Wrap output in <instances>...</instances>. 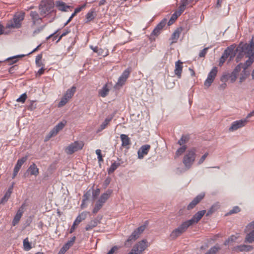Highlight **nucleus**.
Wrapping results in <instances>:
<instances>
[{
  "mask_svg": "<svg viewBox=\"0 0 254 254\" xmlns=\"http://www.w3.org/2000/svg\"><path fill=\"white\" fill-rule=\"evenodd\" d=\"M247 57L249 58V59L246 61L244 64H243V69H247L248 67L250 66L254 62V56H249Z\"/></svg>",
  "mask_w": 254,
  "mask_h": 254,
  "instance_id": "nucleus-39",
  "label": "nucleus"
},
{
  "mask_svg": "<svg viewBox=\"0 0 254 254\" xmlns=\"http://www.w3.org/2000/svg\"><path fill=\"white\" fill-rule=\"evenodd\" d=\"M24 56V55H18L17 56H14V57H12L11 58H7L6 61L9 63V64H12L15 63L17 62V59L18 58L22 57Z\"/></svg>",
  "mask_w": 254,
  "mask_h": 254,
  "instance_id": "nucleus-47",
  "label": "nucleus"
},
{
  "mask_svg": "<svg viewBox=\"0 0 254 254\" xmlns=\"http://www.w3.org/2000/svg\"><path fill=\"white\" fill-rule=\"evenodd\" d=\"M23 205H22L21 207L17 211L16 214L14 216V217L12 220V224L13 226H14L18 223V222L23 213Z\"/></svg>",
  "mask_w": 254,
  "mask_h": 254,
  "instance_id": "nucleus-23",
  "label": "nucleus"
},
{
  "mask_svg": "<svg viewBox=\"0 0 254 254\" xmlns=\"http://www.w3.org/2000/svg\"><path fill=\"white\" fill-rule=\"evenodd\" d=\"M204 194L200 193L197 195L192 201L188 205L187 209L190 210L193 208L204 197Z\"/></svg>",
  "mask_w": 254,
  "mask_h": 254,
  "instance_id": "nucleus-19",
  "label": "nucleus"
},
{
  "mask_svg": "<svg viewBox=\"0 0 254 254\" xmlns=\"http://www.w3.org/2000/svg\"><path fill=\"white\" fill-rule=\"evenodd\" d=\"M190 136L188 135H183L178 140L177 143L180 146L186 145V144L189 141Z\"/></svg>",
  "mask_w": 254,
  "mask_h": 254,
  "instance_id": "nucleus-36",
  "label": "nucleus"
},
{
  "mask_svg": "<svg viewBox=\"0 0 254 254\" xmlns=\"http://www.w3.org/2000/svg\"><path fill=\"white\" fill-rule=\"evenodd\" d=\"M84 143L82 141H76L70 143L65 149V152L68 154H72L75 152L82 149Z\"/></svg>",
  "mask_w": 254,
  "mask_h": 254,
  "instance_id": "nucleus-4",
  "label": "nucleus"
},
{
  "mask_svg": "<svg viewBox=\"0 0 254 254\" xmlns=\"http://www.w3.org/2000/svg\"><path fill=\"white\" fill-rule=\"evenodd\" d=\"M130 73V70L129 68L125 70L122 75L119 78L116 85L121 86L124 85L127 78L129 76Z\"/></svg>",
  "mask_w": 254,
  "mask_h": 254,
  "instance_id": "nucleus-17",
  "label": "nucleus"
},
{
  "mask_svg": "<svg viewBox=\"0 0 254 254\" xmlns=\"http://www.w3.org/2000/svg\"><path fill=\"white\" fill-rule=\"evenodd\" d=\"M30 16L32 22V26L40 24L42 21V17H40L39 14L37 11H31L30 12Z\"/></svg>",
  "mask_w": 254,
  "mask_h": 254,
  "instance_id": "nucleus-15",
  "label": "nucleus"
},
{
  "mask_svg": "<svg viewBox=\"0 0 254 254\" xmlns=\"http://www.w3.org/2000/svg\"><path fill=\"white\" fill-rule=\"evenodd\" d=\"M75 237L73 236L71 239L67 241L61 249L58 254H64V253L71 247L75 240Z\"/></svg>",
  "mask_w": 254,
  "mask_h": 254,
  "instance_id": "nucleus-18",
  "label": "nucleus"
},
{
  "mask_svg": "<svg viewBox=\"0 0 254 254\" xmlns=\"http://www.w3.org/2000/svg\"><path fill=\"white\" fill-rule=\"evenodd\" d=\"M53 5L47 1H42L39 5L40 15L45 16L53 10Z\"/></svg>",
  "mask_w": 254,
  "mask_h": 254,
  "instance_id": "nucleus-6",
  "label": "nucleus"
},
{
  "mask_svg": "<svg viewBox=\"0 0 254 254\" xmlns=\"http://www.w3.org/2000/svg\"><path fill=\"white\" fill-rule=\"evenodd\" d=\"M13 185H12L7 190L5 193L4 196L1 199L0 203H4L7 201L8 199L9 198L13 190Z\"/></svg>",
  "mask_w": 254,
  "mask_h": 254,
  "instance_id": "nucleus-25",
  "label": "nucleus"
},
{
  "mask_svg": "<svg viewBox=\"0 0 254 254\" xmlns=\"http://www.w3.org/2000/svg\"><path fill=\"white\" fill-rule=\"evenodd\" d=\"M182 64L183 62H182L180 60H178L175 63V69L174 70V73L179 78L181 77V74L183 70Z\"/></svg>",
  "mask_w": 254,
  "mask_h": 254,
  "instance_id": "nucleus-22",
  "label": "nucleus"
},
{
  "mask_svg": "<svg viewBox=\"0 0 254 254\" xmlns=\"http://www.w3.org/2000/svg\"><path fill=\"white\" fill-rule=\"evenodd\" d=\"M56 6L59 10L62 11H67V9L70 7V6L66 5L65 3L62 1H56Z\"/></svg>",
  "mask_w": 254,
  "mask_h": 254,
  "instance_id": "nucleus-27",
  "label": "nucleus"
},
{
  "mask_svg": "<svg viewBox=\"0 0 254 254\" xmlns=\"http://www.w3.org/2000/svg\"><path fill=\"white\" fill-rule=\"evenodd\" d=\"M226 59H226L225 57L222 56L220 59L219 65L220 66H222L225 62V61L226 60Z\"/></svg>",
  "mask_w": 254,
  "mask_h": 254,
  "instance_id": "nucleus-63",
  "label": "nucleus"
},
{
  "mask_svg": "<svg viewBox=\"0 0 254 254\" xmlns=\"http://www.w3.org/2000/svg\"><path fill=\"white\" fill-rule=\"evenodd\" d=\"M109 89L108 88L107 84H105L103 87L99 90V95L102 97H105L109 93Z\"/></svg>",
  "mask_w": 254,
  "mask_h": 254,
  "instance_id": "nucleus-33",
  "label": "nucleus"
},
{
  "mask_svg": "<svg viewBox=\"0 0 254 254\" xmlns=\"http://www.w3.org/2000/svg\"><path fill=\"white\" fill-rule=\"evenodd\" d=\"M167 19H163L154 28L151 33V35L157 36L160 33L161 30L165 26Z\"/></svg>",
  "mask_w": 254,
  "mask_h": 254,
  "instance_id": "nucleus-20",
  "label": "nucleus"
},
{
  "mask_svg": "<svg viewBox=\"0 0 254 254\" xmlns=\"http://www.w3.org/2000/svg\"><path fill=\"white\" fill-rule=\"evenodd\" d=\"M66 124V121L64 120L58 123L49 133L46 138V140L49 139L51 137L56 135L58 133L62 130Z\"/></svg>",
  "mask_w": 254,
  "mask_h": 254,
  "instance_id": "nucleus-7",
  "label": "nucleus"
},
{
  "mask_svg": "<svg viewBox=\"0 0 254 254\" xmlns=\"http://www.w3.org/2000/svg\"><path fill=\"white\" fill-rule=\"evenodd\" d=\"M27 98V95L26 93L22 94L18 98L16 99V101L18 102H21L23 103Z\"/></svg>",
  "mask_w": 254,
  "mask_h": 254,
  "instance_id": "nucleus-54",
  "label": "nucleus"
},
{
  "mask_svg": "<svg viewBox=\"0 0 254 254\" xmlns=\"http://www.w3.org/2000/svg\"><path fill=\"white\" fill-rule=\"evenodd\" d=\"M208 155V152H206L205 153H204V154L203 155L201 156V157L198 160V161L197 162V165H199L201 164L202 163H203V162L204 161V160H205V159L206 158V157H207Z\"/></svg>",
  "mask_w": 254,
  "mask_h": 254,
  "instance_id": "nucleus-55",
  "label": "nucleus"
},
{
  "mask_svg": "<svg viewBox=\"0 0 254 254\" xmlns=\"http://www.w3.org/2000/svg\"><path fill=\"white\" fill-rule=\"evenodd\" d=\"M150 148V146L148 144L142 145L138 150V157L139 159H142L145 155H146Z\"/></svg>",
  "mask_w": 254,
  "mask_h": 254,
  "instance_id": "nucleus-21",
  "label": "nucleus"
},
{
  "mask_svg": "<svg viewBox=\"0 0 254 254\" xmlns=\"http://www.w3.org/2000/svg\"><path fill=\"white\" fill-rule=\"evenodd\" d=\"M42 58V54H39L37 55L36 57V64L38 67H44L43 64L41 62V60Z\"/></svg>",
  "mask_w": 254,
  "mask_h": 254,
  "instance_id": "nucleus-49",
  "label": "nucleus"
},
{
  "mask_svg": "<svg viewBox=\"0 0 254 254\" xmlns=\"http://www.w3.org/2000/svg\"><path fill=\"white\" fill-rule=\"evenodd\" d=\"M25 17V13L22 11L16 13L13 18L9 20L6 25V28L8 29H18L21 27L22 21Z\"/></svg>",
  "mask_w": 254,
  "mask_h": 254,
  "instance_id": "nucleus-1",
  "label": "nucleus"
},
{
  "mask_svg": "<svg viewBox=\"0 0 254 254\" xmlns=\"http://www.w3.org/2000/svg\"><path fill=\"white\" fill-rule=\"evenodd\" d=\"M189 226L185 221L183 222L178 228L175 229L170 234V237L172 239H176L186 232Z\"/></svg>",
  "mask_w": 254,
  "mask_h": 254,
  "instance_id": "nucleus-5",
  "label": "nucleus"
},
{
  "mask_svg": "<svg viewBox=\"0 0 254 254\" xmlns=\"http://www.w3.org/2000/svg\"><path fill=\"white\" fill-rule=\"evenodd\" d=\"M75 91L76 87L75 86H72L71 88L68 89L66 91V93L64 94V96L70 100L74 94Z\"/></svg>",
  "mask_w": 254,
  "mask_h": 254,
  "instance_id": "nucleus-37",
  "label": "nucleus"
},
{
  "mask_svg": "<svg viewBox=\"0 0 254 254\" xmlns=\"http://www.w3.org/2000/svg\"><path fill=\"white\" fill-rule=\"evenodd\" d=\"M238 237L235 235H231L227 240H226L224 243L225 246L228 245L230 243L236 241Z\"/></svg>",
  "mask_w": 254,
  "mask_h": 254,
  "instance_id": "nucleus-50",
  "label": "nucleus"
},
{
  "mask_svg": "<svg viewBox=\"0 0 254 254\" xmlns=\"http://www.w3.org/2000/svg\"><path fill=\"white\" fill-rule=\"evenodd\" d=\"M120 166V163L114 162L112 163L108 169V173L111 174L115 171V170Z\"/></svg>",
  "mask_w": 254,
  "mask_h": 254,
  "instance_id": "nucleus-48",
  "label": "nucleus"
},
{
  "mask_svg": "<svg viewBox=\"0 0 254 254\" xmlns=\"http://www.w3.org/2000/svg\"><path fill=\"white\" fill-rule=\"evenodd\" d=\"M235 48L236 45H232L227 47L224 51L222 56L225 57L226 59H227L229 56H230V60L232 59L236 55V52L235 51Z\"/></svg>",
  "mask_w": 254,
  "mask_h": 254,
  "instance_id": "nucleus-16",
  "label": "nucleus"
},
{
  "mask_svg": "<svg viewBox=\"0 0 254 254\" xmlns=\"http://www.w3.org/2000/svg\"><path fill=\"white\" fill-rule=\"evenodd\" d=\"M104 205L103 204L101 203L99 201L97 200L96 202L95 207L93 209L92 212L94 214L97 213L99 210L102 207V206Z\"/></svg>",
  "mask_w": 254,
  "mask_h": 254,
  "instance_id": "nucleus-46",
  "label": "nucleus"
},
{
  "mask_svg": "<svg viewBox=\"0 0 254 254\" xmlns=\"http://www.w3.org/2000/svg\"><path fill=\"white\" fill-rule=\"evenodd\" d=\"M90 48L93 51V52L97 53L98 55L105 57L108 55L107 52H106V53L104 54V50L101 48H99L98 47H93L92 46H90Z\"/></svg>",
  "mask_w": 254,
  "mask_h": 254,
  "instance_id": "nucleus-38",
  "label": "nucleus"
},
{
  "mask_svg": "<svg viewBox=\"0 0 254 254\" xmlns=\"http://www.w3.org/2000/svg\"><path fill=\"white\" fill-rule=\"evenodd\" d=\"M240 211V208L238 206H234L231 210H230L227 214L231 215L234 213H237Z\"/></svg>",
  "mask_w": 254,
  "mask_h": 254,
  "instance_id": "nucleus-53",
  "label": "nucleus"
},
{
  "mask_svg": "<svg viewBox=\"0 0 254 254\" xmlns=\"http://www.w3.org/2000/svg\"><path fill=\"white\" fill-rule=\"evenodd\" d=\"M112 117L106 118L102 124L100 125V128L98 129L99 131H100L106 128L110 122L112 120Z\"/></svg>",
  "mask_w": 254,
  "mask_h": 254,
  "instance_id": "nucleus-44",
  "label": "nucleus"
},
{
  "mask_svg": "<svg viewBox=\"0 0 254 254\" xmlns=\"http://www.w3.org/2000/svg\"><path fill=\"white\" fill-rule=\"evenodd\" d=\"M205 213L206 211L205 210L199 211L195 213L190 219L187 220L185 222L190 227L194 224L197 223L202 218Z\"/></svg>",
  "mask_w": 254,
  "mask_h": 254,
  "instance_id": "nucleus-9",
  "label": "nucleus"
},
{
  "mask_svg": "<svg viewBox=\"0 0 254 254\" xmlns=\"http://www.w3.org/2000/svg\"><path fill=\"white\" fill-rule=\"evenodd\" d=\"M69 100L68 98L64 95L58 104V107H62L64 106L69 101Z\"/></svg>",
  "mask_w": 254,
  "mask_h": 254,
  "instance_id": "nucleus-52",
  "label": "nucleus"
},
{
  "mask_svg": "<svg viewBox=\"0 0 254 254\" xmlns=\"http://www.w3.org/2000/svg\"><path fill=\"white\" fill-rule=\"evenodd\" d=\"M177 16L176 14H173L168 21V25H170L172 24L174 21L177 19Z\"/></svg>",
  "mask_w": 254,
  "mask_h": 254,
  "instance_id": "nucleus-57",
  "label": "nucleus"
},
{
  "mask_svg": "<svg viewBox=\"0 0 254 254\" xmlns=\"http://www.w3.org/2000/svg\"><path fill=\"white\" fill-rule=\"evenodd\" d=\"M220 207L219 204L218 203H216L212 205V206L209 208L208 210L206 216H209L211 215L213 213L215 212Z\"/></svg>",
  "mask_w": 254,
  "mask_h": 254,
  "instance_id": "nucleus-41",
  "label": "nucleus"
},
{
  "mask_svg": "<svg viewBox=\"0 0 254 254\" xmlns=\"http://www.w3.org/2000/svg\"><path fill=\"white\" fill-rule=\"evenodd\" d=\"M248 121L247 119H244L236 121L233 122L231 127L229 128L230 131H233L241 128L247 124Z\"/></svg>",
  "mask_w": 254,
  "mask_h": 254,
  "instance_id": "nucleus-12",
  "label": "nucleus"
},
{
  "mask_svg": "<svg viewBox=\"0 0 254 254\" xmlns=\"http://www.w3.org/2000/svg\"><path fill=\"white\" fill-rule=\"evenodd\" d=\"M100 190L99 189H96L92 191V198L93 199H96L97 196L99 195Z\"/></svg>",
  "mask_w": 254,
  "mask_h": 254,
  "instance_id": "nucleus-56",
  "label": "nucleus"
},
{
  "mask_svg": "<svg viewBox=\"0 0 254 254\" xmlns=\"http://www.w3.org/2000/svg\"><path fill=\"white\" fill-rule=\"evenodd\" d=\"M250 72L248 69H243L239 77V83H242L249 76Z\"/></svg>",
  "mask_w": 254,
  "mask_h": 254,
  "instance_id": "nucleus-29",
  "label": "nucleus"
},
{
  "mask_svg": "<svg viewBox=\"0 0 254 254\" xmlns=\"http://www.w3.org/2000/svg\"><path fill=\"white\" fill-rule=\"evenodd\" d=\"M220 246L216 244L213 247H212L205 254H216L220 250Z\"/></svg>",
  "mask_w": 254,
  "mask_h": 254,
  "instance_id": "nucleus-40",
  "label": "nucleus"
},
{
  "mask_svg": "<svg viewBox=\"0 0 254 254\" xmlns=\"http://www.w3.org/2000/svg\"><path fill=\"white\" fill-rule=\"evenodd\" d=\"M217 73V67H213L211 70L208 73L207 77L204 82V85L205 87L208 88L210 86L216 76Z\"/></svg>",
  "mask_w": 254,
  "mask_h": 254,
  "instance_id": "nucleus-11",
  "label": "nucleus"
},
{
  "mask_svg": "<svg viewBox=\"0 0 254 254\" xmlns=\"http://www.w3.org/2000/svg\"><path fill=\"white\" fill-rule=\"evenodd\" d=\"M187 148L186 145L181 146V147L177 150L176 156H179L182 155L186 151Z\"/></svg>",
  "mask_w": 254,
  "mask_h": 254,
  "instance_id": "nucleus-45",
  "label": "nucleus"
},
{
  "mask_svg": "<svg viewBox=\"0 0 254 254\" xmlns=\"http://www.w3.org/2000/svg\"><path fill=\"white\" fill-rule=\"evenodd\" d=\"M88 213V212L85 211L82 212L80 214H79L74 220L73 222L74 225H77L82 221L85 220L87 217Z\"/></svg>",
  "mask_w": 254,
  "mask_h": 254,
  "instance_id": "nucleus-28",
  "label": "nucleus"
},
{
  "mask_svg": "<svg viewBox=\"0 0 254 254\" xmlns=\"http://www.w3.org/2000/svg\"><path fill=\"white\" fill-rule=\"evenodd\" d=\"M100 223V221L98 220L97 218L91 220L85 227V230L86 231H89L92 229L93 228L95 227L99 223Z\"/></svg>",
  "mask_w": 254,
  "mask_h": 254,
  "instance_id": "nucleus-30",
  "label": "nucleus"
},
{
  "mask_svg": "<svg viewBox=\"0 0 254 254\" xmlns=\"http://www.w3.org/2000/svg\"><path fill=\"white\" fill-rule=\"evenodd\" d=\"M147 247V241L146 240H142L134 245L131 250L135 254H141Z\"/></svg>",
  "mask_w": 254,
  "mask_h": 254,
  "instance_id": "nucleus-8",
  "label": "nucleus"
},
{
  "mask_svg": "<svg viewBox=\"0 0 254 254\" xmlns=\"http://www.w3.org/2000/svg\"><path fill=\"white\" fill-rule=\"evenodd\" d=\"M247 229H254V221H252L247 225Z\"/></svg>",
  "mask_w": 254,
  "mask_h": 254,
  "instance_id": "nucleus-64",
  "label": "nucleus"
},
{
  "mask_svg": "<svg viewBox=\"0 0 254 254\" xmlns=\"http://www.w3.org/2000/svg\"><path fill=\"white\" fill-rule=\"evenodd\" d=\"M148 224V221H146L143 225L135 229L128 237L127 240L126 241L125 244L127 245L130 242L135 241L139 237L140 235L144 231Z\"/></svg>",
  "mask_w": 254,
  "mask_h": 254,
  "instance_id": "nucleus-3",
  "label": "nucleus"
},
{
  "mask_svg": "<svg viewBox=\"0 0 254 254\" xmlns=\"http://www.w3.org/2000/svg\"><path fill=\"white\" fill-rule=\"evenodd\" d=\"M254 242V230L248 233L245 239V242L253 243Z\"/></svg>",
  "mask_w": 254,
  "mask_h": 254,
  "instance_id": "nucleus-32",
  "label": "nucleus"
},
{
  "mask_svg": "<svg viewBox=\"0 0 254 254\" xmlns=\"http://www.w3.org/2000/svg\"><path fill=\"white\" fill-rule=\"evenodd\" d=\"M120 138L122 140V145L123 146H126L130 144V139L127 135L122 134L120 135Z\"/></svg>",
  "mask_w": 254,
  "mask_h": 254,
  "instance_id": "nucleus-35",
  "label": "nucleus"
},
{
  "mask_svg": "<svg viewBox=\"0 0 254 254\" xmlns=\"http://www.w3.org/2000/svg\"><path fill=\"white\" fill-rule=\"evenodd\" d=\"M254 248L252 246L247 245H241L233 247L232 251L234 252H250L253 250Z\"/></svg>",
  "mask_w": 254,
  "mask_h": 254,
  "instance_id": "nucleus-14",
  "label": "nucleus"
},
{
  "mask_svg": "<svg viewBox=\"0 0 254 254\" xmlns=\"http://www.w3.org/2000/svg\"><path fill=\"white\" fill-rule=\"evenodd\" d=\"M181 30L179 29L176 30L172 34L171 36L172 43H175L177 42L179 38Z\"/></svg>",
  "mask_w": 254,
  "mask_h": 254,
  "instance_id": "nucleus-42",
  "label": "nucleus"
},
{
  "mask_svg": "<svg viewBox=\"0 0 254 254\" xmlns=\"http://www.w3.org/2000/svg\"><path fill=\"white\" fill-rule=\"evenodd\" d=\"M243 64L240 63L238 64L229 75V78L232 83H234L237 79L239 72L241 71L242 68Z\"/></svg>",
  "mask_w": 254,
  "mask_h": 254,
  "instance_id": "nucleus-13",
  "label": "nucleus"
},
{
  "mask_svg": "<svg viewBox=\"0 0 254 254\" xmlns=\"http://www.w3.org/2000/svg\"><path fill=\"white\" fill-rule=\"evenodd\" d=\"M23 247L25 251H29L31 249V246L29 243L28 238H26L23 240Z\"/></svg>",
  "mask_w": 254,
  "mask_h": 254,
  "instance_id": "nucleus-51",
  "label": "nucleus"
},
{
  "mask_svg": "<svg viewBox=\"0 0 254 254\" xmlns=\"http://www.w3.org/2000/svg\"><path fill=\"white\" fill-rule=\"evenodd\" d=\"M86 6V3H84L83 5L76 7L74 12L76 14L77 13L79 12L80 11H81L83 9H84Z\"/></svg>",
  "mask_w": 254,
  "mask_h": 254,
  "instance_id": "nucleus-58",
  "label": "nucleus"
},
{
  "mask_svg": "<svg viewBox=\"0 0 254 254\" xmlns=\"http://www.w3.org/2000/svg\"><path fill=\"white\" fill-rule=\"evenodd\" d=\"M112 192V190H108L101 195L98 201L101 202V203L104 204L106 202V201L109 199Z\"/></svg>",
  "mask_w": 254,
  "mask_h": 254,
  "instance_id": "nucleus-24",
  "label": "nucleus"
},
{
  "mask_svg": "<svg viewBox=\"0 0 254 254\" xmlns=\"http://www.w3.org/2000/svg\"><path fill=\"white\" fill-rule=\"evenodd\" d=\"M27 156L23 157L21 159H18L14 168V170H16L17 171H19L22 165L27 160Z\"/></svg>",
  "mask_w": 254,
  "mask_h": 254,
  "instance_id": "nucleus-31",
  "label": "nucleus"
},
{
  "mask_svg": "<svg viewBox=\"0 0 254 254\" xmlns=\"http://www.w3.org/2000/svg\"><path fill=\"white\" fill-rule=\"evenodd\" d=\"M196 149L191 148L185 153L183 159V163L187 169H190L193 165L196 158Z\"/></svg>",
  "mask_w": 254,
  "mask_h": 254,
  "instance_id": "nucleus-2",
  "label": "nucleus"
},
{
  "mask_svg": "<svg viewBox=\"0 0 254 254\" xmlns=\"http://www.w3.org/2000/svg\"><path fill=\"white\" fill-rule=\"evenodd\" d=\"M96 153L97 155L98 159L99 161H103L102 156L101 154V151L100 149H97L96 150Z\"/></svg>",
  "mask_w": 254,
  "mask_h": 254,
  "instance_id": "nucleus-60",
  "label": "nucleus"
},
{
  "mask_svg": "<svg viewBox=\"0 0 254 254\" xmlns=\"http://www.w3.org/2000/svg\"><path fill=\"white\" fill-rule=\"evenodd\" d=\"M27 171L29 172L31 175H33L36 177L38 176L39 173V169L34 163H33L30 165Z\"/></svg>",
  "mask_w": 254,
  "mask_h": 254,
  "instance_id": "nucleus-26",
  "label": "nucleus"
},
{
  "mask_svg": "<svg viewBox=\"0 0 254 254\" xmlns=\"http://www.w3.org/2000/svg\"><path fill=\"white\" fill-rule=\"evenodd\" d=\"M90 190L86 192L83 195V201H86L87 200L90 196Z\"/></svg>",
  "mask_w": 254,
  "mask_h": 254,
  "instance_id": "nucleus-59",
  "label": "nucleus"
},
{
  "mask_svg": "<svg viewBox=\"0 0 254 254\" xmlns=\"http://www.w3.org/2000/svg\"><path fill=\"white\" fill-rule=\"evenodd\" d=\"M187 5L183 2H181V5L179 6L178 11L175 12L174 14H176L177 18L180 16L181 13L185 10L186 7Z\"/></svg>",
  "mask_w": 254,
  "mask_h": 254,
  "instance_id": "nucleus-43",
  "label": "nucleus"
},
{
  "mask_svg": "<svg viewBox=\"0 0 254 254\" xmlns=\"http://www.w3.org/2000/svg\"><path fill=\"white\" fill-rule=\"evenodd\" d=\"M117 249H118V248L117 246L113 247L107 254H114L115 251H116L117 250Z\"/></svg>",
  "mask_w": 254,
  "mask_h": 254,
  "instance_id": "nucleus-62",
  "label": "nucleus"
},
{
  "mask_svg": "<svg viewBox=\"0 0 254 254\" xmlns=\"http://www.w3.org/2000/svg\"><path fill=\"white\" fill-rule=\"evenodd\" d=\"M238 48H240L242 52L246 55V57L254 56V48L247 43H240Z\"/></svg>",
  "mask_w": 254,
  "mask_h": 254,
  "instance_id": "nucleus-10",
  "label": "nucleus"
},
{
  "mask_svg": "<svg viewBox=\"0 0 254 254\" xmlns=\"http://www.w3.org/2000/svg\"><path fill=\"white\" fill-rule=\"evenodd\" d=\"M95 13L94 9L90 10L86 15V23H88L93 20L95 17Z\"/></svg>",
  "mask_w": 254,
  "mask_h": 254,
  "instance_id": "nucleus-34",
  "label": "nucleus"
},
{
  "mask_svg": "<svg viewBox=\"0 0 254 254\" xmlns=\"http://www.w3.org/2000/svg\"><path fill=\"white\" fill-rule=\"evenodd\" d=\"M208 48L203 49L199 54V57H204L207 53Z\"/></svg>",
  "mask_w": 254,
  "mask_h": 254,
  "instance_id": "nucleus-61",
  "label": "nucleus"
}]
</instances>
